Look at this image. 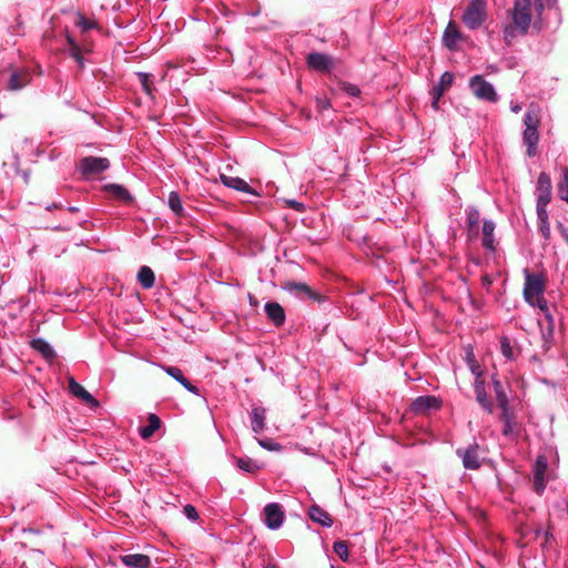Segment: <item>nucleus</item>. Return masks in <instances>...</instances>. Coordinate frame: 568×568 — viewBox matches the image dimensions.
Here are the masks:
<instances>
[{
	"mask_svg": "<svg viewBox=\"0 0 568 568\" xmlns=\"http://www.w3.org/2000/svg\"><path fill=\"white\" fill-rule=\"evenodd\" d=\"M531 24V0H515L508 11L507 22L503 28L505 42L510 45L518 38L527 34Z\"/></svg>",
	"mask_w": 568,
	"mask_h": 568,
	"instance_id": "obj_1",
	"label": "nucleus"
},
{
	"mask_svg": "<svg viewBox=\"0 0 568 568\" xmlns=\"http://www.w3.org/2000/svg\"><path fill=\"white\" fill-rule=\"evenodd\" d=\"M525 284L523 290L524 300L532 307H538L541 312H547L548 304L544 297L545 278L540 274L530 273L524 270Z\"/></svg>",
	"mask_w": 568,
	"mask_h": 568,
	"instance_id": "obj_2",
	"label": "nucleus"
},
{
	"mask_svg": "<svg viewBox=\"0 0 568 568\" xmlns=\"http://www.w3.org/2000/svg\"><path fill=\"white\" fill-rule=\"evenodd\" d=\"M539 116L538 114L529 109L524 118V124H525V131L523 133V141L524 144L527 146V155L529 158H532L537 154V145L539 142Z\"/></svg>",
	"mask_w": 568,
	"mask_h": 568,
	"instance_id": "obj_3",
	"label": "nucleus"
},
{
	"mask_svg": "<svg viewBox=\"0 0 568 568\" xmlns=\"http://www.w3.org/2000/svg\"><path fill=\"white\" fill-rule=\"evenodd\" d=\"M92 42L82 33L80 40L75 39L69 32H65V52L77 62L80 69H84L85 59L84 55L92 52Z\"/></svg>",
	"mask_w": 568,
	"mask_h": 568,
	"instance_id": "obj_4",
	"label": "nucleus"
},
{
	"mask_svg": "<svg viewBox=\"0 0 568 568\" xmlns=\"http://www.w3.org/2000/svg\"><path fill=\"white\" fill-rule=\"evenodd\" d=\"M487 18L486 0H470L462 20L469 30H477Z\"/></svg>",
	"mask_w": 568,
	"mask_h": 568,
	"instance_id": "obj_5",
	"label": "nucleus"
},
{
	"mask_svg": "<svg viewBox=\"0 0 568 568\" xmlns=\"http://www.w3.org/2000/svg\"><path fill=\"white\" fill-rule=\"evenodd\" d=\"M110 168V161L106 158L85 156L78 163V170L87 180L106 171Z\"/></svg>",
	"mask_w": 568,
	"mask_h": 568,
	"instance_id": "obj_6",
	"label": "nucleus"
},
{
	"mask_svg": "<svg viewBox=\"0 0 568 568\" xmlns=\"http://www.w3.org/2000/svg\"><path fill=\"white\" fill-rule=\"evenodd\" d=\"M469 88L473 94L483 101L497 102L498 95L494 85L486 81L483 75H474L469 80Z\"/></svg>",
	"mask_w": 568,
	"mask_h": 568,
	"instance_id": "obj_7",
	"label": "nucleus"
},
{
	"mask_svg": "<svg viewBox=\"0 0 568 568\" xmlns=\"http://www.w3.org/2000/svg\"><path fill=\"white\" fill-rule=\"evenodd\" d=\"M457 456L462 459L466 469H478L480 467L479 445L473 443L465 448H457Z\"/></svg>",
	"mask_w": 568,
	"mask_h": 568,
	"instance_id": "obj_8",
	"label": "nucleus"
},
{
	"mask_svg": "<svg viewBox=\"0 0 568 568\" xmlns=\"http://www.w3.org/2000/svg\"><path fill=\"white\" fill-rule=\"evenodd\" d=\"M501 409V413L499 415V419L503 422V435L509 438H515L519 435L520 426L516 422V417L511 408L509 407V404H506L505 406H499Z\"/></svg>",
	"mask_w": 568,
	"mask_h": 568,
	"instance_id": "obj_9",
	"label": "nucleus"
},
{
	"mask_svg": "<svg viewBox=\"0 0 568 568\" xmlns=\"http://www.w3.org/2000/svg\"><path fill=\"white\" fill-rule=\"evenodd\" d=\"M264 524L267 528L275 530L278 529L284 521V513L278 504H267L263 510Z\"/></svg>",
	"mask_w": 568,
	"mask_h": 568,
	"instance_id": "obj_10",
	"label": "nucleus"
},
{
	"mask_svg": "<svg viewBox=\"0 0 568 568\" xmlns=\"http://www.w3.org/2000/svg\"><path fill=\"white\" fill-rule=\"evenodd\" d=\"M466 222H465V231L466 237L468 242L476 241L479 236V222H480V213L476 207H467L465 210Z\"/></svg>",
	"mask_w": 568,
	"mask_h": 568,
	"instance_id": "obj_11",
	"label": "nucleus"
},
{
	"mask_svg": "<svg viewBox=\"0 0 568 568\" xmlns=\"http://www.w3.org/2000/svg\"><path fill=\"white\" fill-rule=\"evenodd\" d=\"M545 321H538L541 338H542V347L545 351H548L554 341V332H555V321L552 315L550 314L549 308H547V312H542Z\"/></svg>",
	"mask_w": 568,
	"mask_h": 568,
	"instance_id": "obj_12",
	"label": "nucleus"
},
{
	"mask_svg": "<svg viewBox=\"0 0 568 568\" xmlns=\"http://www.w3.org/2000/svg\"><path fill=\"white\" fill-rule=\"evenodd\" d=\"M537 202L549 204L551 201L552 187L551 180L548 173L541 172L537 179L536 186Z\"/></svg>",
	"mask_w": 568,
	"mask_h": 568,
	"instance_id": "obj_13",
	"label": "nucleus"
},
{
	"mask_svg": "<svg viewBox=\"0 0 568 568\" xmlns=\"http://www.w3.org/2000/svg\"><path fill=\"white\" fill-rule=\"evenodd\" d=\"M10 78L8 81L7 90L18 91L23 89L31 81V74L27 69H12L10 68Z\"/></svg>",
	"mask_w": 568,
	"mask_h": 568,
	"instance_id": "obj_14",
	"label": "nucleus"
},
{
	"mask_svg": "<svg viewBox=\"0 0 568 568\" xmlns=\"http://www.w3.org/2000/svg\"><path fill=\"white\" fill-rule=\"evenodd\" d=\"M220 181L226 187L254 196H258V193L253 187H251L245 180L239 176H229L226 174H220Z\"/></svg>",
	"mask_w": 568,
	"mask_h": 568,
	"instance_id": "obj_15",
	"label": "nucleus"
},
{
	"mask_svg": "<svg viewBox=\"0 0 568 568\" xmlns=\"http://www.w3.org/2000/svg\"><path fill=\"white\" fill-rule=\"evenodd\" d=\"M307 64L311 69L321 72L329 71L334 63L333 59L324 53L313 52L307 55Z\"/></svg>",
	"mask_w": 568,
	"mask_h": 568,
	"instance_id": "obj_16",
	"label": "nucleus"
},
{
	"mask_svg": "<svg viewBox=\"0 0 568 568\" xmlns=\"http://www.w3.org/2000/svg\"><path fill=\"white\" fill-rule=\"evenodd\" d=\"M495 229H496V224H495L494 221H491V220H484L483 221V226H481V233H483L481 245L489 253H494L496 251L495 234H494L495 233Z\"/></svg>",
	"mask_w": 568,
	"mask_h": 568,
	"instance_id": "obj_17",
	"label": "nucleus"
},
{
	"mask_svg": "<svg viewBox=\"0 0 568 568\" xmlns=\"http://www.w3.org/2000/svg\"><path fill=\"white\" fill-rule=\"evenodd\" d=\"M440 402L435 396H419L412 403L413 412L417 414H425L433 409H438Z\"/></svg>",
	"mask_w": 568,
	"mask_h": 568,
	"instance_id": "obj_18",
	"label": "nucleus"
},
{
	"mask_svg": "<svg viewBox=\"0 0 568 568\" xmlns=\"http://www.w3.org/2000/svg\"><path fill=\"white\" fill-rule=\"evenodd\" d=\"M548 464L545 457L539 456L534 465V488L536 493L541 494L545 489V473Z\"/></svg>",
	"mask_w": 568,
	"mask_h": 568,
	"instance_id": "obj_19",
	"label": "nucleus"
},
{
	"mask_svg": "<svg viewBox=\"0 0 568 568\" xmlns=\"http://www.w3.org/2000/svg\"><path fill=\"white\" fill-rule=\"evenodd\" d=\"M265 313L268 320L275 326H282L285 322V311L284 308L276 302H267L264 306Z\"/></svg>",
	"mask_w": 568,
	"mask_h": 568,
	"instance_id": "obj_20",
	"label": "nucleus"
},
{
	"mask_svg": "<svg viewBox=\"0 0 568 568\" xmlns=\"http://www.w3.org/2000/svg\"><path fill=\"white\" fill-rule=\"evenodd\" d=\"M121 562L128 568H150L151 559L143 554H129L121 556Z\"/></svg>",
	"mask_w": 568,
	"mask_h": 568,
	"instance_id": "obj_21",
	"label": "nucleus"
},
{
	"mask_svg": "<svg viewBox=\"0 0 568 568\" xmlns=\"http://www.w3.org/2000/svg\"><path fill=\"white\" fill-rule=\"evenodd\" d=\"M165 373L174 378L178 383H180L186 390L192 394L197 395L199 389L196 386L192 385L187 378L184 377L182 371L175 366L164 367Z\"/></svg>",
	"mask_w": 568,
	"mask_h": 568,
	"instance_id": "obj_22",
	"label": "nucleus"
},
{
	"mask_svg": "<svg viewBox=\"0 0 568 568\" xmlns=\"http://www.w3.org/2000/svg\"><path fill=\"white\" fill-rule=\"evenodd\" d=\"M103 189L114 199L122 201L124 203H131L133 201V196L131 193L120 184L110 183L105 184Z\"/></svg>",
	"mask_w": 568,
	"mask_h": 568,
	"instance_id": "obj_23",
	"label": "nucleus"
},
{
	"mask_svg": "<svg viewBox=\"0 0 568 568\" xmlns=\"http://www.w3.org/2000/svg\"><path fill=\"white\" fill-rule=\"evenodd\" d=\"M69 389L75 397L82 399L83 402L91 405H98L95 398L72 377L69 379Z\"/></svg>",
	"mask_w": 568,
	"mask_h": 568,
	"instance_id": "obj_24",
	"label": "nucleus"
},
{
	"mask_svg": "<svg viewBox=\"0 0 568 568\" xmlns=\"http://www.w3.org/2000/svg\"><path fill=\"white\" fill-rule=\"evenodd\" d=\"M266 410L263 407H254L251 412L252 430L256 434L265 427Z\"/></svg>",
	"mask_w": 568,
	"mask_h": 568,
	"instance_id": "obj_25",
	"label": "nucleus"
},
{
	"mask_svg": "<svg viewBox=\"0 0 568 568\" xmlns=\"http://www.w3.org/2000/svg\"><path fill=\"white\" fill-rule=\"evenodd\" d=\"M308 515L313 521L318 523L323 527H331L333 525V520L328 513L317 505H314L310 508Z\"/></svg>",
	"mask_w": 568,
	"mask_h": 568,
	"instance_id": "obj_26",
	"label": "nucleus"
},
{
	"mask_svg": "<svg viewBox=\"0 0 568 568\" xmlns=\"http://www.w3.org/2000/svg\"><path fill=\"white\" fill-rule=\"evenodd\" d=\"M475 394H476V400L479 403V405L487 410L489 414L493 413V403L488 398L487 393L485 390L484 382L476 381L475 383Z\"/></svg>",
	"mask_w": 568,
	"mask_h": 568,
	"instance_id": "obj_27",
	"label": "nucleus"
},
{
	"mask_svg": "<svg viewBox=\"0 0 568 568\" xmlns=\"http://www.w3.org/2000/svg\"><path fill=\"white\" fill-rule=\"evenodd\" d=\"M460 38V33L459 31L457 30V27L455 26L454 22H449L445 32H444V36H443V42L444 44L453 50L455 47H456V43H457V40Z\"/></svg>",
	"mask_w": 568,
	"mask_h": 568,
	"instance_id": "obj_28",
	"label": "nucleus"
},
{
	"mask_svg": "<svg viewBox=\"0 0 568 568\" xmlns=\"http://www.w3.org/2000/svg\"><path fill=\"white\" fill-rule=\"evenodd\" d=\"M161 425L160 418L155 414H150L148 425L140 427V436L144 439L151 437Z\"/></svg>",
	"mask_w": 568,
	"mask_h": 568,
	"instance_id": "obj_29",
	"label": "nucleus"
},
{
	"mask_svg": "<svg viewBox=\"0 0 568 568\" xmlns=\"http://www.w3.org/2000/svg\"><path fill=\"white\" fill-rule=\"evenodd\" d=\"M285 288L288 292L294 293L296 295L306 294L312 300H318V295L316 293L312 292L311 288L304 283L288 282L286 284Z\"/></svg>",
	"mask_w": 568,
	"mask_h": 568,
	"instance_id": "obj_30",
	"label": "nucleus"
},
{
	"mask_svg": "<svg viewBox=\"0 0 568 568\" xmlns=\"http://www.w3.org/2000/svg\"><path fill=\"white\" fill-rule=\"evenodd\" d=\"M138 281L143 288H151L155 281L153 271L149 266H142L138 273Z\"/></svg>",
	"mask_w": 568,
	"mask_h": 568,
	"instance_id": "obj_31",
	"label": "nucleus"
},
{
	"mask_svg": "<svg viewBox=\"0 0 568 568\" xmlns=\"http://www.w3.org/2000/svg\"><path fill=\"white\" fill-rule=\"evenodd\" d=\"M31 346L33 349L41 353L45 358H53L55 355L51 345L42 338L32 339Z\"/></svg>",
	"mask_w": 568,
	"mask_h": 568,
	"instance_id": "obj_32",
	"label": "nucleus"
},
{
	"mask_svg": "<svg viewBox=\"0 0 568 568\" xmlns=\"http://www.w3.org/2000/svg\"><path fill=\"white\" fill-rule=\"evenodd\" d=\"M73 23L75 27L81 29L82 33H85L93 29H98V24L95 21L85 18L80 12L75 13Z\"/></svg>",
	"mask_w": 568,
	"mask_h": 568,
	"instance_id": "obj_33",
	"label": "nucleus"
},
{
	"mask_svg": "<svg viewBox=\"0 0 568 568\" xmlns=\"http://www.w3.org/2000/svg\"><path fill=\"white\" fill-rule=\"evenodd\" d=\"M236 466L243 470V471H246V473H250V474H253L255 471H257L261 466L253 459L248 458V457H240L236 459Z\"/></svg>",
	"mask_w": 568,
	"mask_h": 568,
	"instance_id": "obj_34",
	"label": "nucleus"
},
{
	"mask_svg": "<svg viewBox=\"0 0 568 568\" xmlns=\"http://www.w3.org/2000/svg\"><path fill=\"white\" fill-rule=\"evenodd\" d=\"M559 197L568 203V168L562 169L561 180L557 185Z\"/></svg>",
	"mask_w": 568,
	"mask_h": 568,
	"instance_id": "obj_35",
	"label": "nucleus"
},
{
	"mask_svg": "<svg viewBox=\"0 0 568 568\" xmlns=\"http://www.w3.org/2000/svg\"><path fill=\"white\" fill-rule=\"evenodd\" d=\"M170 209L179 216L183 214V205L180 195L176 192H171L168 197Z\"/></svg>",
	"mask_w": 568,
	"mask_h": 568,
	"instance_id": "obj_36",
	"label": "nucleus"
},
{
	"mask_svg": "<svg viewBox=\"0 0 568 568\" xmlns=\"http://www.w3.org/2000/svg\"><path fill=\"white\" fill-rule=\"evenodd\" d=\"M493 384H494V390L496 394V399H497L498 406H505L506 404H509L508 397L504 390V387H503V384L500 383V381H498L497 378H493Z\"/></svg>",
	"mask_w": 568,
	"mask_h": 568,
	"instance_id": "obj_37",
	"label": "nucleus"
},
{
	"mask_svg": "<svg viewBox=\"0 0 568 568\" xmlns=\"http://www.w3.org/2000/svg\"><path fill=\"white\" fill-rule=\"evenodd\" d=\"M500 351L503 353V355L507 358V359H514L515 356H516V352H515V348L514 346L511 345V342L508 337L504 336L501 337L500 339Z\"/></svg>",
	"mask_w": 568,
	"mask_h": 568,
	"instance_id": "obj_38",
	"label": "nucleus"
},
{
	"mask_svg": "<svg viewBox=\"0 0 568 568\" xmlns=\"http://www.w3.org/2000/svg\"><path fill=\"white\" fill-rule=\"evenodd\" d=\"M334 552L339 557L341 560L347 561L348 560V546L346 541L338 540L335 541L333 545Z\"/></svg>",
	"mask_w": 568,
	"mask_h": 568,
	"instance_id": "obj_39",
	"label": "nucleus"
},
{
	"mask_svg": "<svg viewBox=\"0 0 568 568\" xmlns=\"http://www.w3.org/2000/svg\"><path fill=\"white\" fill-rule=\"evenodd\" d=\"M138 79L142 85V89L143 91L148 94V95H152V75L150 73H145V72H139L138 74Z\"/></svg>",
	"mask_w": 568,
	"mask_h": 568,
	"instance_id": "obj_40",
	"label": "nucleus"
},
{
	"mask_svg": "<svg viewBox=\"0 0 568 568\" xmlns=\"http://www.w3.org/2000/svg\"><path fill=\"white\" fill-rule=\"evenodd\" d=\"M547 206H548L547 203H538V202L536 203V212H537L538 223L549 221Z\"/></svg>",
	"mask_w": 568,
	"mask_h": 568,
	"instance_id": "obj_41",
	"label": "nucleus"
},
{
	"mask_svg": "<svg viewBox=\"0 0 568 568\" xmlns=\"http://www.w3.org/2000/svg\"><path fill=\"white\" fill-rule=\"evenodd\" d=\"M453 81H454L453 73L444 72L442 74L439 83L437 85H439L440 89L446 91L448 88H450V85L453 84Z\"/></svg>",
	"mask_w": 568,
	"mask_h": 568,
	"instance_id": "obj_42",
	"label": "nucleus"
},
{
	"mask_svg": "<svg viewBox=\"0 0 568 568\" xmlns=\"http://www.w3.org/2000/svg\"><path fill=\"white\" fill-rule=\"evenodd\" d=\"M556 3L557 0H535L536 11L540 16L545 8H552Z\"/></svg>",
	"mask_w": 568,
	"mask_h": 568,
	"instance_id": "obj_43",
	"label": "nucleus"
},
{
	"mask_svg": "<svg viewBox=\"0 0 568 568\" xmlns=\"http://www.w3.org/2000/svg\"><path fill=\"white\" fill-rule=\"evenodd\" d=\"M315 102L318 111H325L331 108V101L326 97H317Z\"/></svg>",
	"mask_w": 568,
	"mask_h": 568,
	"instance_id": "obj_44",
	"label": "nucleus"
},
{
	"mask_svg": "<svg viewBox=\"0 0 568 568\" xmlns=\"http://www.w3.org/2000/svg\"><path fill=\"white\" fill-rule=\"evenodd\" d=\"M343 90L351 97H357L361 93V90L357 85L351 83H344Z\"/></svg>",
	"mask_w": 568,
	"mask_h": 568,
	"instance_id": "obj_45",
	"label": "nucleus"
},
{
	"mask_svg": "<svg viewBox=\"0 0 568 568\" xmlns=\"http://www.w3.org/2000/svg\"><path fill=\"white\" fill-rule=\"evenodd\" d=\"M445 90L440 89L439 85L433 88L430 94L433 97V106L437 109V103Z\"/></svg>",
	"mask_w": 568,
	"mask_h": 568,
	"instance_id": "obj_46",
	"label": "nucleus"
},
{
	"mask_svg": "<svg viewBox=\"0 0 568 568\" xmlns=\"http://www.w3.org/2000/svg\"><path fill=\"white\" fill-rule=\"evenodd\" d=\"M183 513L192 521H195L199 518L197 511L192 505H186Z\"/></svg>",
	"mask_w": 568,
	"mask_h": 568,
	"instance_id": "obj_47",
	"label": "nucleus"
},
{
	"mask_svg": "<svg viewBox=\"0 0 568 568\" xmlns=\"http://www.w3.org/2000/svg\"><path fill=\"white\" fill-rule=\"evenodd\" d=\"M539 232L541 236L547 241L550 237V223L548 222H540L539 223Z\"/></svg>",
	"mask_w": 568,
	"mask_h": 568,
	"instance_id": "obj_48",
	"label": "nucleus"
},
{
	"mask_svg": "<svg viewBox=\"0 0 568 568\" xmlns=\"http://www.w3.org/2000/svg\"><path fill=\"white\" fill-rule=\"evenodd\" d=\"M258 444L263 447V448H266L268 450H276L280 445L278 444H275L271 440H264V439H260L258 440Z\"/></svg>",
	"mask_w": 568,
	"mask_h": 568,
	"instance_id": "obj_49",
	"label": "nucleus"
},
{
	"mask_svg": "<svg viewBox=\"0 0 568 568\" xmlns=\"http://www.w3.org/2000/svg\"><path fill=\"white\" fill-rule=\"evenodd\" d=\"M287 205L298 212H302L304 210V205L295 200H288Z\"/></svg>",
	"mask_w": 568,
	"mask_h": 568,
	"instance_id": "obj_50",
	"label": "nucleus"
},
{
	"mask_svg": "<svg viewBox=\"0 0 568 568\" xmlns=\"http://www.w3.org/2000/svg\"><path fill=\"white\" fill-rule=\"evenodd\" d=\"M491 283H493V280L488 275L483 277V285L484 286L488 287Z\"/></svg>",
	"mask_w": 568,
	"mask_h": 568,
	"instance_id": "obj_51",
	"label": "nucleus"
},
{
	"mask_svg": "<svg viewBox=\"0 0 568 568\" xmlns=\"http://www.w3.org/2000/svg\"><path fill=\"white\" fill-rule=\"evenodd\" d=\"M558 227H559L562 236H565L568 240V232H567L566 227L561 223H559Z\"/></svg>",
	"mask_w": 568,
	"mask_h": 568,
	"instance_id": "obj_52",
	"label": "nucleus"
},
{
	"mask_svg": "<svg viewBox=\"0 0 568 568\" xmlns=\"http://www.w3.org/2000/svg\"><path fill=\"white\" fill-rule=\"evenodd\" d=\"M510 109L513 112L518 113L521 110V106L519 104H514Z\"/></svg>",
	"mask_w": 568,
	"mask_h": 568,
	"instance_id": "obj_53",
	"label": "nucleus"
},
{
	"mask_svg": "<svg viewBox=\"0 0 568 568\" xmlns=\"http://www.w3.org/2000/svg\"><path fill=\"white\" fill-rule=\"evenodd\" d=\"M77 210H78L77 207H70V211H71V212H74V211H77Z\"/></svg>",
	"mask_w": 568,
	"mask_h": 568,
	"instance_id": "obj_54",
	"label": "nucleus"
}]
</instances>
